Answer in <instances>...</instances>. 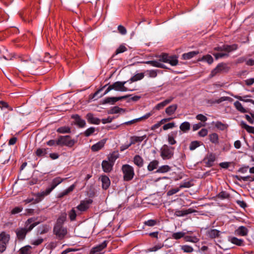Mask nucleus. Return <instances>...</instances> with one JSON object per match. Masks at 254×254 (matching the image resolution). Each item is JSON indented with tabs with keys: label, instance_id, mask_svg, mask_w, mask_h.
Returning a JSON list of instances; mask_svg holds the SVG:
<instances>
[{
	"label": "nucleus",
	"instance_id": "de8ad7c7",
	"mask_svg": "<svg viewBox=\"0 0 254 254\" xmlns=\"http://www.w3.org/2000/svg\"><path fill=\"white\" fill-rule=\"evenodd\" d=\"M184 239L187 242L197 243L199 239L196 236H185Z\"/></svg>",
	"mask_w": 254,
	"mask_h": 254
},
{
	"label": "nucleus",
	"instance_id": "5701e85b",
	"mask_svg": "<svg viewBox=\"0 0 254 254\" xmlns=\"http://www.w3.org/2000/svg\"><path fill=\"white\" fill-rule=\"evenodd\" d=\"M228 241L233 244L236 245L238 246H241L244 245V240L241 239H238L235 237H229Z\"/></svg>",
	"mask_w": 254,
	"mask_h": 254
},
{
	"label": "nucleus",
	"instance_id": "3c124183",
	"mask_svg": "<svg viewBox=\"0 0 254 254\" xmlns=\"http://www.w3.org/2000/svg\"><path fill=\"white\" fill-rule=\"evenodd\" d=\"M201 61H205L208 64H211L213 62V59L211 55H207L206 56H203L201 58Z\"/></svg>",
	"mask_w": 254,
	"mask_h": 254
},
{
	"label": "nucleus",
	"instance_id": "4468645a",
	"mask_svg": "<svg viewBox=\"0 0 254 254\" xmlns=\"http://www.w3.org/2000/svg\"><path fill=\"white\" fill-rule=\"evenodd\" d=\"M66 179H63L60 177H58L52 180L50 187L48 188V191L51 192L57 186L65 180Z\"/></svg>",
	"mask_w": 254,
	"mask_h": 254
},
{
	"label": "nucleus",
	"instance_id": "6ab92c4d",
	"mask_svg": "<svg viewBox=\"0 0 254 254\" xmlns=\"http://www.w3.org/2000/svg\"><path fill=\"white\" fill-rule=\"evenodd\" d=\"M145 139V141H146L148 139L147 135L146 134L143 135L141 136H133L130 137V144H133L137 142H141L143 140Z\"/></svg>",
	"mask_w": 254,
	"mask_h": 254
},
{
	"label": "nucleus",
	"instance_id": "69168bd1",
	"mask_svg": "<svg viewBox=\"0 0 254 254\" xmlns=\"http://www.w3.org/2000/svg\"><path fill=\"white\" fill-rule=\"evenodd\" d=\"M175 124L174 123H169L164 125L163 127V129L164 130H167L168 129L172 128L175 127Z\"/></svg>",
	"mask_w": 254,
	"mask_h": 254
},
{
	"label": "nucleus",
	"instance_id": "ddd939ff",
	"mask_svg": "<svg viewBox=\"0 0 254 254\" xmlns=\"http://www.w3.org/2000/svg\"><path fill=\"white\" fill-rule=\"evenodd\" d=\"M215 160L216 156L212 153H208L204 159V162L207 167L212 166Z\"/></svg>",
	"mask_w": 254,
	"mask_h": 254
},
{
	"label": "nucleus",
	"instance_id": "9d476101",
	"mask_svg": "<svg viewBox=\"0 0 254 254\" xmlns=\"http://www.w3.org/2000/svg\"><path fill=\"white\" fill-rule=\"evenodd\" d=\"M36 219L31 217L27 220L25 223V227L28 232L31 231L35 226L39 224V222H36Z\"/></svg>",
	"mask_w": 254,
	"mask_h": 254
},
{
	"label": "nucleus",
	"instance_id": "864d4df0",
	"mask_svg": "<svg viewBox=\"0 0 254 254\" xmlns=\"http://www.w3.org/2000/svg\"><path fill=\"white\" fill-rule=\"evenodd\" d=\"M200 145V142L198 141H192L190 144V150H193L195 149L197 147L199 146Z\"/></svg>",
	"mask_w": 254,
	"mask_h": 254
},
{
	"label": "nucleus",
	"instance_id": "774afa93",
	"mask_svg": "<svg viewBox=\"0 0 254 254\" xmlns=\"http://www.w3.org/2000/svg\"><path fill=\"white\" fill-rule=\"evenodd\" d=\"M218 196L219 198H220L221 199H225V198H227L229 197V194L227 192L223 191L220 192L218 194Z\"/></svg>",
	"mask_w": 254,
	"mask_h": 254
},
{
	"label": "nucleus",
	"instance_id": "338daca9",
	"mask_svg": "<svg viewBox=\"0 0 254 254\" xmlns=\"http://www.w3.org/2000/svg\"><path fill=\"white\" fill-rule=\"evenodd\" d=\"M191 187V185L189 182H185L180 184L179 189L180 190L182 188H189Z\"/></svg>",
	"mask_w": 254,
	"mask_h": 254
},
{
	"label": "nucleus",
	"instance_id": "39448f33",
	"mask_svg": "<svg viewBox=\"0 0 254 254\" xmlns=\"http://www.w3.org/2000/svg\"><path fill=\"white\" fill-rule=\"evenodd\" d=\"M122 171L125 181H129L133 179L134 176V172L132 166L128 164L124 165L122 166Z\"/></svg>",
	"mask_w": 254,
	"mask_h": 254
},
{
	"label": "nucleus",
	"instance_id": "13d9d810",
	"mask_svg": "<svg viewBox=\"0 0 254 254\" xmlns=\"http://www.w3.org/2000/svg\"><path fill=\"white\" fill-rule=\"evenodd\" d=\"M215 126L217 128L222 130L225 129L227 127V126L226 125H225L220 122H216L215 124Z\"/></svg>",
	"mask_w": 254,
	"mask_h": 254
},
{
	"label": "nucleus",
	"instance_id": "f8f14e48",
	"mask_svg": "<svg viewBox=\"0 0 254 254\" xmlns=\"http://www.w3.org/2000/svg\"><path fill=\"white\" fill-rule=\"evenodd\" d=\"M92 202L93 200L91 199H86L82 200L76 208L80 211H85L89 207V205Z\"/></svg>",
	"mask_w": 254,
	"mask_h": 254
},
{
	"label": "nucleus",
	"instance_id": "052dcab7",
	"mask_svg": "<svg viewBox=\"0 0 254 254\" xmlns=\"http://www.w3.org/2000/svg\"><path fill=\"white\" fill-rule=\"evenodd\" d=\"M40 201V198H36L35 199H34L33 198H27L26 199L24 200V202L26 204L29 203H32L33 204H35V203H38Z\"/></svg>",
	"mask_w": 254,
	"mask_h": 254
},
{
	"label": "nucleus",
	"instance_id": "c9c22d12",
	"mask_svg": "<svg viewBox=\"0 0 254 254\" xmlns=\"http://www.w3.org/2000/svg\"><path fill=\"white\" fill-rule=\"evenodd\" d=\"M220 232L216 229H211L207 231V235L211 238H215L220 235Z\"/></svg>",
	"mask_w": 254,
	"mask_h": 254
},
{
	"label": "nucleus",
	"instance_id": "7ed1b4c3",
	"mask_svg": "<svg viewBox=\"0 0 254 254\" xmlns=\"http://www.w3.org/2000/svg\"><path fill=\"white\" fill-rule=\"evenodd\" d=\"M76 142V141L69 135L60 136L57 139V145L72 147Z\"/></svg>",
	"mask_w": 254,
	"mask_h": 254
},
{
	"label": "nucleus",
	"instance_id": "58836bf2",
	"mask_svg": "<svg viewBox=\"0 0 254 254\" xmlns=\"http://www.w3.org/2000/svg\"><path fill=\"white\" fill-rule=\"evenodd\" d=\"M57 131L60 133H70L71 132V127L68 126L61 127L57 129Z\"/></svg>",
	"mask_w": 254,
	"mask_h": 254
},
{
	"label": "nucleus",
	"instance_id": "dca6fc26",
	"mask_svg": "<svg viewBox=\"0 0 254 254\" xmlns=\"http://www.w3.org/2000/svg\"><path fill=\"white\" fill-rule=\"evenodd\" d=\"M28 231L24 228H19L16 230V236L19 240H23Z\"/></svg>",
	"mask_w": 254,
	"mask_h": 254
},
{
	"label": "nucleus",
	"instance_id": "a19ab883",
	"mask_svg": "<svg viewBox=\"0 0 254 254\" xmlns=\"http://www.w3.org/2000/svg\"><path fill=\"white\" fill-rule=\"evenodd\" d=\"M209 138L210 141L214 144H218L219 142L218 135L216 133H213L209 135Z\"/></svg>",
	"mask_w": 254,
	"mask_h": 254
},
{
	"label": "nucleus",
	"instance_id": "72a5a7b5",
	"mask_svg": "<svg viewBox=\"0 0 254 254\" xmlns=\"http://www.w3.org/2000/svg\"><path fill=\"white\" fill-rule=\"evenodd\" d=\"M159 165V161L154 160L151 161L147 166V170L149 171H152L154 170L157 169L158 166Z\"/></svg>",
	"mask_w": 254,
	"mask_h": 254
},
{
	"label": "nucleus",
	"instance_id": "393cba45",
	"mask_svg": "<svg viewBox=\"0 0 254 254\" xmlns=\"http://www.w3.org/2000/svg\"><path fill=\"white\" fill-rule=\"evenodd\" d=\"M177 108V104H172L166 108L165 113L168 116H172L175 113Z\"/></svg>",
	"mask_w": 254,
	"mask_h": 254
},
{
	"label": "nucleus",
	"instance_id": "8fccbe9b",
	"mask_svg": "<svg viewBox=\"0 0 254 254\" xmlns=\"http://www.w3.org/2000/svg\"><path fill=\"white\" fill-rule=\"evenodd\" d=\"M49 190V188H47L45 191H43L41 192L38 193L36 195L37 196V198H40V201L41 200V199L43 198L45 196H46L50 194L51 192L48 191Z\"/></svg>",
	"mask_w": 254,
	"mask_h": 254
},
{
	"label": "nucleus",
	"instance_id": "b1692460",
	"mask_svg": "<svg viewBox=\"0 0 254 254\" xmlns=\"http://www.w3.org/2000/svg\"><path fill=\"white\" fill-rule=\"evenodd\" d=\"M86 119L87 121L92 124L98 125L100 124V120L95 117L91 113H88L86 115Z\"/></svg>",
	"mask_w": 254,
	"mask_h": 254
},
{
	"label": "nucleus",
	"instance_id": "49530a36",
	"mask_svg": "<svg viewBox=\"0 0 254 254\" xmlns=\"http://www.w3.org/2000/svg\"><path fill=\"white\" fill-rule=\"evenodd\" d=\"M232 100H233V99L229 97L224 96V97H221V98H220L219 99H218L217 100H215V101H213L212 103L219 104V103H220L222 102L225 101H232Z\"/></svg>",
	"mask_w": 254,
	"mask_h": 254
},
{
	"label": "nucleus",
	"instance_id": "680f3d73",
	"mask_svg": "<svg viewBox=\"0 0 254 254\" xmlns=\"http://www.w3.org/2000/svg\"><path fill=\"white\" fill-rule=\"evenodd\" d=\"M181 249L186 253H191L193 251V248L188 245H184L181 246Z\"/></svg>",
	"mask_w": 254,
	"mask_h": 254
},
{
	"label": "nucleus",
	"instance_id": "2eb2a0df",
	"mask_svg": "<svg viewBox=\"0 0 254 254\" xmlns=\"http://www.w3.org/2000/svg\"><path fill=\"white\" fill-rule=\"evenodd\" d=\"M107 246L106 241L93 248L90 251V254H100L101 252Z\"/></svg>",
	"mask_w": 254,
	"mask_h": 254
},
{
	"label": "nucleus",
	"instance_id": "e2e57ef3",
	"mask_svg": "<svg viewBox=\"0 0 254 254\" xmlns=\"http://www.w3.org/2000/svg\"><path fill=\"white\" fill-rule=\"evenodd\" d=\"M69 217L71 221H73L75 219L76 214L75 210L72 208L69 212Z\"/></svg>",
	"mask_w": 254,
	"mask_h": 254
},
{
	"label": "nucleus",
	"instance_id": "37998d69",
	"mask_svg": "<svg viewBox=\"0 0 254 254\" xmlns=\"http://www.w3.org/2000/svg\"><path fill=\"white\" fill-rule=\"evenodd\" d=\"M127 51V48L124 45H121L116 50L115 54L112 55V58L115 55L123 53Z\"/></svg>",
	"mask_w": 254,
	"mask_h": 254
},
{
	"label": "nucleus",
	"instance_id": "a878e982",
	"mask_svg": "<svg viewBox=\"0 0 254 254\" xmlns=\"http://www.w3.org/2000/svg\"><path fill=\"white\" fill-rule=\"evenodd\" d=\"M133 161L134 164L139 168L142 167L143 166V159L139 155H136L134 156Z\"/></svg>",
	"mask_w": 254,
	"mask_h": 254
},
{
	"label": "nucleus",
	"instance_id": "6e6d98bb",
	"mask_svg": "<svg viewBox=\"0 0 254 254\" xmlns=\"http://www.w3.org/2000/svg\"><path fill=\"white\" fill-rule=\"evenodd\" d=\"M35 153L38 157L43 156L46 154V150L43 148H38L36 150Z\"/></svg>",
	"mask_w": 254,
	"mask_h": 254
},
{
	"label": "nucleus",
	"instance_id": "c03bdc74",
	"mask_svg": "<svg viewBox=\"0 0 254 254\" xmlns=\"http://www.w3.org/2000/svg\"><path fill=\"white\" fill-rule=\"evenodd\" d=\"M241 126L243 128H245L248 132L250 133H254V127L248 125L244 122H242L241 123Z\"/></svg>",
	"mask_w": 254,
	"mask_h": 254
},
{
	"label": "nucleus",
	"instance_id": "a211bd4d",
	"mask_svg": "<svg viewBox=\"0 0 254 254\" xmlns=\"http://www.w3.org/2000/svg\"><path fill=\"white\" fill-rule=\"evenodd\" d=\"M72 118L74 119V124L79 127H83L86 125L85 121L82 119L78 115L72 116Z\"/></svg>",
	"mask_w": 254,
	"mask_h": 254
},
{
	"label": "nucleus",
	"instance_id": "09e8293b",
	"mask_svg": "<svg viewBox=\"0 0 254 254\" xmlns=\"http://www.w3.org/2000/svg\"><path fill=\"white\" fill-rule=\"evenodd\" d=\"M186 233L183 232L174 233L172 234V238L178 240L185 237Z\"/></svg>",
	"mask_w": 254,
	"mask_h": 254
},
{
	"label": "nucleus",
	"instance_id": "e433bc0d",
	"mask_svg": "<svg viewBox=\"0 0 254 254\" xmlns=\"http://www.w3.org/2000/svg\"><path fill=\"white\" fill-rule=\"evenodd\" d=\"M171 169V168L169 165H165L159 167L156 172L158 173H165L169 172Z\"/></svg>",
	"mask_w": 254,
	"mask_h": 254
},
{
	"label": "nucleus",
	"instance_id": "f03ea898",
	"mask_svg": "<svg viewBox=\"0 0 254 254\" xmlns=\"http://www.w3.org/2000/svg\"><path fill=\"white\" fill-rule=\"evenodd\" d=\"M175 148L167 145H164L160 149V156L163 160L172 159L174 154Z\"/></svg>",
	"mask_w": 254,
	"mask_h": 254
},
{
	"label": "nucleus",
	"instance_id": "c756f323",
	"mask_svg": "<svg viewBox=\"0 0 254 254\" xmlns=\"http://www.w3.org/2000/svg\"><path fill=\"white\" fill-rule=\"evenodd\" d=\"M101 182L102 183V188L103 189L106 190L110 185V180L106 176H102L101 177Z\"/></svg>",
	"mask_w": 254,
	"mask_h": 254
},
{
	"label": "nucleus",
	"instance_id": "423d86ee",
	"mask_svg": "<svg viewBox=\"0 0 254 254\" xmlns=\"http://www.w3.org/2000/svg\"><path fill=\"white\" fill-rule=\"evenodd\" d=\"M10 240V235L5 232L0 234V253H3L6 249Z\"/></svg>",
	"mask_w": 254,
	"mask_h": 254
},
{
	"label": "nucleus",
	"instance_id": "603ef678",
	"mask_svg": "<svg viewBox=\"0 0 254 254\" xmlns=\"http://www.w3.org/2000/svg\"><path fill=\"white\" fill-rule=\"evenodd\" d=\"M125 112V110L122 108H120L118 107H114L112 108V114L118 113L123 114Z\"/></svg>",
	"mask_w": 254,
	"mask_h": 254
},
{
	"label": "nucleus",
	"instance_id": "473e14b6",
	"mask_svg": "<svg viewBox=\"0 0 254 254\" xmlns=\"http://www.w3.org/2000/svg\"><path fill=\"white\" fill-rule=\"evenodd\" d=\"M190 128V124L188 122H185L182 123L180 126V130L183 132H188Z\"/></svg>",
	"mask_w": 254,
	"mask_h": 254
},
{
	"label": "nucleus",
	"instance_id": "0eeeda50",
	"mask_svg": "<svg viewBox=\"0 0 254 254\" xmlns=\"http://www.w3.org/2000/svg\"><path fill=\"white\" fill-rule=\"evenodd\" d=\"M230 69V67L226 63L219 64L217 66L212 70L210 75L213 77L219 73L227 72Z\"/></svg>",
	"mask_w": 254,
	"mask_h": 254
},
{
	"label": "nucleus",
	"instance_id": "f704fd0d",
	"mask_svg": "<svg viewBox=\"0 0 254 254\" xmlns=\"http://www.w3.org/2000/svg\"><path fill=\"white\" fill-rule=\"evenodd\" d=\"M158 70L150 69L147 70L145 71L146 75L149 78H155L158 74Z\"/></svg>",
	"mask_w": 254,
	"mask_h": 254
},
{
	"label": "nucleus",
	"instance_id": "4be33fe9",
	"mask_svg": "<svg viewBox=\"0 0 254 254\" xmlns=\"http://www.w3.org/2000/svg\"><path fill=\"white\" fill-rule=\"evenodd\" d=\"M105 140H102L98 142L96 144L93 145L91 147V149L93 152H97L103 147V146L105 145Z\"/></svg>",
	"mask_w": 254,
	"mask_h": 254
},
{
	"label": "nucleus",
	"instance_id": "f257e3e1",
	"mask_svg": "<svg viewBox=\"0 0 254 254\" xmlns=\"http://www.w3.org/2000/svg\"><path fill=\"white\" fill-rule=\"evenodd\" d=\"M159 61H148L145 64H150L154 67L165 68V66L161 62L169 63L172 66H176L178 64V57L176 55L169 56L168 54L164 53L159 56Z\"/></svg>",
	"mask_w": 254,
	"mask_h": 254
},
{
	"label": "nucleus",
	"instance_id": "aec40b11",
	"mask_svg": "<svg viewBox=\"0 0 254 254\" xmlns=\"http://www.w3.org/2000/svg\"><path fill=\"white\" fill-rule=\"evenodd\" d=\"M194 212L192 209L189 208L188 209L177 210L175 212V215L178 217L184 216L189 214L192 213Z\"/></svg>",
	"mask_w": 254,
	"mask_h": 254
},
{
	"label": "nucleus",
	"instance_id": "79ce46f5",
	"mask_svg": "<svg viewBox=\"0 0 254 254\" xmlns=\"http://www.w3.org/2000/svg\"><path fill=\"white\" fill-rule=\"evenodd\" d=\"M234 105L236 109L239 112L243 113L247 112V110L243 107V105L240 102L237 101L234 103Z\"/></svg>",
	"mask_w": 254,
	"mask_h": 254
},
{
	"label": "nucleus",
	"instance_id": "4d7b16f0",
	"mask_svg": "<svg viewBox=\"0 0 254 254\" xmlns=\"http://www.w3.org/2000/svg\"><path fill=\"white\" fill-rule=\"evenodd\" d=\"M95 129L94 127H90L87 129L84 132V135L86 137H88L94 133Z\"/></svg>",
	"mask_w": 254,
	"mask_h": 254
},
{
	"label": "nucleus",
	"instance_id": "cd10ccee",
	"mask_svg": "<svg viewBox=\"0 0 254 254\" xmlns=\"http://www.w3.org/2000/svg\"><path fill=\"white\" fill-rule=\"evenodd\" d=\"M76 187V185L75 184L71 185L69 188L67 189L64 190L63 191L60 192L58 194L59 198H62L64 196L67 195L69 193L72 191L73 190L75 189Z\"/></svg>",
	"mask_w": 254,
	"mask_h": 254
},
{
	"label": "nucleus",
	"instance_id": "bf43d9fd",
	"mask_svg": "<svg viewBox=\"0 0 254 254\" xmlns=\"http://www.w3.org/2000/svg\"><path fill=\"white\" fill-rule=\"evenodd\" d=\"M157 224V220L154 219H150L147 221H145L144 222V224L146 226L152 227L155 226Z\"/></svg>",
	"mask_w": 254,
	"mask_h": 254
},
{
	"label": "nucleus",
	"instance_id": "0e129e2a",
	"mask_svg": "<svg viewBox=\"0 0 254 254\" xmlns=\"http://www.w3.org/2000/svg\"><path fill=\"white\" fill-rule=\"evenodd\" d=\"M18 58L21 63H28L30 61V59L27 56H19Z\"/></svg>",
	"mask_w": 254,
	"mask_h": 254
},
{
	"label": "nucleus",
	"instance_id": "bb28decb",
	"mask_svg": "<svg viewBox=\"0 0 254 254\" xmlns=\"http://www.w3.org/2000/svg\"><path fill=\"white\" fill-rule=\"evenodd\" d=\"M76 187V185L75 184L71 185L69 188L67 189L64 190L63 191L60 192L58 194L59 198H62L64 196L67 195L69 193L72 191L73 190L75 189Z\"/></svg>",
	"mask_w": 254,
	"mask_h": 254
},
{
	"label": "nucleus",
	"instance_id": "1a4fd4ad",
	"mask_svg": "<svg viewBox=\"0 0 254 254\" xmlns=\"http://www.w3.org/2000/svg\"><path fill=\"white\" fill-rule=\"evenodd\" d=\"M54 233L59 239H62L67 234L66 228L63 226L55 225L54 228Z\"/></svg>",
	"mask_w": 254,
	"mask_h": 254
},
{
	"label": "nucleus",
	"instance_id": "c85d7f7f",
	"mask_svg": "<svg viewBox=\"0 0 254 254\" xmlns=\"http://www.w3.org/2000/svg\"><path fill=\"white\" fill-rule=\"evenodd\" d=\"M144 77V73H138L133 76L127 82L131 84L132 82H135L141 80Z\"/></svg>",
	"mask_w": 254,
	"mask_h": 254
},
{
	"label": "nucleus",
	"instance_id": "6e6552de",
	"mask_svg": "<svg viewBox=\"0 0 254 254\" xmlns=\"http://www.w3.org/2000/svg\"><path fill=\"white\" fill-rule=\"evenodd\" d=\"M128 82L127 81L120 82L118 81L115 82L112 84V89L122 92H125L127 91H133L135 90L134 88H128L125 86V84Z\"/></svg>",
	"mask_w": 254,
	"mask_h": 254
},
{
	"label": "nucleus",
	"instance_id": "2f4dec72",
	"mask_svg": "<svg viewBox=\"0 0 254 254\" xmlns=\"http://www.w3.org/2000/svg\"><path fill=\"white\" fill-rule=\"evenodd\" d=\"M102 167L105 172H110L111 171V163L106 160H103L102 163Z\"/></svg>",
	"mask_w": 254,
	"mask_h": 254
},
{
	"label": "nucleus",
	"instance_id": "ea45409f",
	"mask_svg": "<svg viewBox=\"0 0 254 254\" xmlns=\"http://www.w3.org/2000/svg\"><path fill=\"white\" fill-rule=\"evenodd\" d=\"M31 249V247L29 245L23 247L19 250V254H30Z\"/></svg>",
	"mask_w": 254,
	"mask_h": 254
},
{
	"label": "nucleus",
	"instance_id": "9b49d317",
	"mask_svg": "<svg viewBox=\"0 0 254 254\" xmlns=\"http://www.w3.org/2000/svg\"><path fill=\"white\" fill-rule=\"evenodd\" d=\"M238 48V45L237 44H233L232 45H224L221 47H218L215 48L214 50L218 51H225L228 53L237 50Z\"/></svg>",
	"mask_w": 254,
	"mask_h": 254
},
{
	"label": "nucleus",
	"instance_id": "5fc2aeb1",
	"mask_svg": "<svg viewBox=\"0 0 254 254\" xmlns=\"http://www.w3.org/2000/svg\"><path fill=\"white\" fill-rule=\"evenodd\" d=\"M168 141L170 145H174L176 143V141L175 139V135L172 133L168 135Z\"/></svg>",
	"mask_w": 254,
	"mask_h": 254
},
{
	"label": "nucleus",
	"instance_id": "20e7f679",
	"mask_svg": "<svg viewBox=\"0 0 254 254\" xmlns=\"http://www.w3.org/2000/svg\"><path fill=\"white\" fill-rule=\"evenodd\" d=\"M111 90V85L107 84L103 86L102 88L98 89L94 94L89 95V98L96 100L101 98L104 95H106Z\"/></svg>",
	"mask_w": 254,
	"mask_h": 254
},
{
	"label": "nucleus",
	"instance_id": "7c9ffc66",
	"mask_svg": "<svg viewBox=\"0 0 254 254\" xmlns=\"http://www.w3.org/2000/svg\"><path fill=\"white\" fill-rule=\"evenodd\" d=\"M198 53L199 52L197 51H192L187 53H185L182 55V59L184 60H190L198 54Z\"/></svg>",
	"mask_w": 254,
	"mask_h": 254
},
{
	"label": "nucleus",
	"instance_id": "4c0bfd02",
	"mask_svg": "<svg viewBox=\"0 0 254 254\" xmlns=\"http://www.w3.org/2000/svg\"><path fill=\"white\" fill-rule=\"evenodd\" d=\"M66 219V214L64 213L62 214L58 218L55 225L63 226V224Z\"/></svg>",
	"mask_w": 254,
	"mask_h": 254
},
{
	"label": "nucleus",
	"instance_id": "a18cd8bd",
	"mask_svg": "<svg viewBox=\"0 0 254 254\" xmlns=\"http://www.w3.org/2000/svg\"><path fill=\"white\" fill-rule=\"evenodd\" d=\"M50 230V228L47 225H43L38 228V232L40 234H43L47 233Z\"/></svg>",
	"mask_w": 254,
	"mask_h": 254
},
{
	"label": "nucleus",
	"instance_id": "f3484780",
	"mask_svg": "<svg viewBox=\"0 0 254 254\" xmlns=\"http://www.w3.org/2000/svg\"><path fill=\"white\" fill-rule=\"evenodd\" d=\"M174 99V97H170L164 101L157 104L154 107V109L156 110H160L163 109L168 104H170Z\"/></svg>",
	"mask_w": 254,
	"mask_h": 254
},
{
	"label": "nucleus",
	"instance_id": "412c9836",
	"mask_svg": "<svg viewBox=\"0 0 254 254\" xmlns=\"http://www.w3.org/2000/svg\"><path fill=\"white\" fill-rule=\"evenodd\" d=\"M248 233V229L245 226H240L235 231V235L239 236H247Z\"/></svg>",
	"mask_w": 254,
	"mask_h": 254
}]
</instances>
